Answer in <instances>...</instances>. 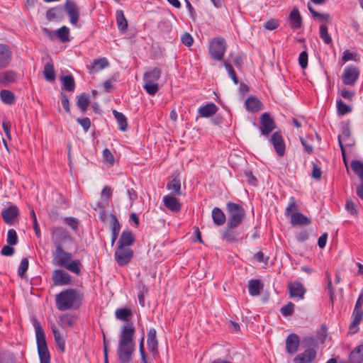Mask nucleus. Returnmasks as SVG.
<instances>
[{
	"label": "nucleus",
	"mask_w": 363,
	"mask_h": 363,
	"mask_svg": "<svg viewBox=\"0 0 363 363\" xmlns=\"http://www.w3.org/2000/svg\"><path fill=\"white\" fill-rule=\"evenodd\" d=\"M278 26H279L278 21L272 18V19H270L269 21H267L264 23V27L267 30H273L276 29L278 27Z\"/></svg>",
	"instance_id": "338daca9"
},
{
	"label": "nucleus",
	"mask_w": 363,
	"mask_h": 363,
	"mask_svg": "<svg viewBox=\"0 0 363 363\" xmlns=\"http://www.w3.org/2000/svg\"><path fill=\"white\" fill-rule=\"evenodd\" d=\"M243 177H245V181L250 185L256 186L257 184V179L251 172H245L243 173Z\"/></svg>",
	"instance_id": "bf43d9fd"
},
{
	"label": "nucleus",
	"mask_w": 363,
	"mask_h": 363,
	"mask_svg": "<svg viewBox=\"0 0 363 363\" xmlns=\"http://www.w3.org/2000/svg\"><path fill=\"white\" fill-rule=\"evenodd\" d=\"M135 238L133 233L130 230H124L122 232L119 239L118 246H122L123 247H128L133 244Z\"/></svg>",
	"instance_id": "393cba45"
},
{
	"label": "nucleus",
	"mask_w": 363,
	"mask_h": 363,
	"mask_svg": "<svg viewBox=\"0 0 363 363\" xmlns=\"http://www.w3.org/2000/svg\"><path fill=\"white\" fill-rule=\"evenodd\" d=\"M263 285L259 279H251L248 284L249 294L252 296H257L260 294Z\"/></svg>",
	"instance_id": "7c9ffc66"
},
{
	"label": "nucleus",
	"mask_w": 363,
	"mask_h": 363,
	"mask_svg": "<svg viewBox=\"0 0 363 363\" xmlns=\"http://www.w3.org/2000/svg\"><path fill=\"white\" fill-rule=\"evenodd\" d=\"M6 241L9 245H15L18 243V236L14 229L8 230Z\"/></svg>",
	"instance_id": "5fc2aeb1"
},
{
	"label": "nucleus",
	"mask_w": 363,
	"mask_h": 363,
	"mask_svg": "<svg viewBox=\"0 0 363 363\" xmlns=\"http://www.w3.org/2000/svg\"><path fill=\"white\" fill-rule=\"evenodd\" d=\"M77 104L82 112L86 111L89 105V100L84 93L79 96Z\"/></svg>",
	"instance_id": "09e8293b"
},
{
	"label": "nucleus",
	"mask_w": 363,
	"mask_h": 363,
	"mask_svg": "<svg viewBox=\"0 0 363 363\" xmlns=\"http://www.w3.org/2000/svg\"><path fill=\"white\" fill-rule=\"evenodd\" d=\"M298 211V206L296 203L295 199L294 197H290L289 203L285 210V216L291 217V214Z\"/></svg>",
	"instance_id": "864d4df0"
},
{
	"label": "nucleus",
	"mask_w": 363,
	"mask_h": 363,
	"mask_svg": "<svg viewBox=\"0 0 363 363\" xmlns=\"http://www.w3.org/2000/svg\"><path fill=\"white\" fill-rule=\"evenodd\" d=\"M82 264L79 259H72L69 261L63 267L67 269L68 271L79 275L81 273V268Z\"/></svg>",
	"instance_id": "473e14b6"
},
{
	"label": "nucleus",
	"mask_w": 363,
	"mask_h": 363,
	"mask_svg": "<svg viewBox=\"0 0 363 363\" xmlns=\"http://www.w3.org/2000/svg\"><path fill=\"white\" fill-rule=\"evenodd\" d=\"M147 349L153 359H156L159 355L158 340L157 333L155 328H150L147 333Z\"/></svg>",
	"instance_id": "9d476101"
},
{
	"label": "nucleus",
	"mask_w": 363,
	"mask_h": 363,
	"mask_svg": "<svg viewBox=\"0 0 363 363\" xmlns=\"http://www.w3.org/2000/svg\"><path fill=\"white\" fill-rule=\"evenodd\" d=\"M103 157L108 163H109L110 164H113L114 157L111 152L108 148L104 150Z\"/></svg>",
	"instance_id": "69168bd1"
},
{
	"label": "nucleus",
	"mask_w": 363,
	"mask_h": 363,
	"mask_svg": "<svg viewBox=\"0 0 363 363\" xmlns=\"http://www.w3.org/2000/svg\"><path fill=\"white\" fill-rule=\"evenodd\" d=\"M353 320L350 326V329L352 330L353 328L356 327L362 320L363 310L362 308L354 307L352 313Z\"/></svg>",
	"instance_id": "a19ab883"
},
{
	"label": "nucleus",
	"mask_w": 363,
	"mask_h": 363,
	"mask_svg": "<svg viewBox=\"0 0 363 363\" xmlns=\"http://www.w3.org/2000/svg\"><path fill=\"white\" fill-rule=\"evenodd\" d=\"M52 264L55 266L63 267L72 258V253L66 252L62 246L55 247L52 253Z\"/></svg>",
	"instance_id": "423d86ee"
},
{
	"label": "nucleus",
	"mask_w": 363,
	"mask_h": 363,
	"mask_svg": "<svg viewBox=\"0 0 363 363\" xmlns=\"http://www.w3.org/2000/svg\"><path fill=\"white\" fill-rule=\"evenodd\" d=\"M144 340L145 337L143 335L140 340L139 343V351L141 357L142 363H150L148 362V359L147 354L145 353V347H144Z\"/></svg>",
	"instance_id": "6e6d98bb"
},
{
	"label": "nucleus",
	"mask_w": 363,
	"mask_h": 363,
	"mask_svg": "<svg viewBox=\"0 0 363 363\" xmlns=\"http://www.w3.org/2000/svg\"><path fill=\"white\" fill-rule=\"evenodd\" d=\"M111 235L118 237L120 230H121V225H120L119 221L118 220L116 216H114L113 214H111Z\"/></svg>",
	"instance_id": "8fccbe9b"
},
{
	"label": "nucleus",
	"mask_w": 363,
	"mask_h": 363,
	"mask_svg": "<svg viewBox=\"0 0 363 363\" xmlns=\"http://www.w3.org/2000/svg\"><path fill=\"white\" fill-rule=\"evenodd\" d=\"M51 238L55 247L62 246V243L71 240L67 230L62 227H55L51 229Z\"/></svg>",
	"instance_id": "0eeeda50"
},
{
	"label": "nucleus",
	"mask_w": 363,
	"mask_h": 363,
	"mask_svg": "<svg viewBox=\"0 0 363 363\" xmlns=\"http://www.w3.org/2000/svg\"><path fill=\"white\" fill-rule=\"evenodd\" d=\"M289 22L291 27L294 29H298L301 27L302 18L297 9L292 10L289 15Z\"/></svg>",
	"instance_id": "a878e982"
},
{
	"label": "nucleus",
	"mask_w": 363,
	"mask_h": 363,
	"mask_svg": "<svg viewBox=\"0 0 363 363\" xmlns=\"http://www.w3.org/2000/svg\"><path fill=\"white\" fill-rule=\"evenodd\" d=\"M52 281L56 286L67 285L71 282V276L62 269H56L52 274Z\"/></svg>",
	"instance_id": "f3484780"
},
{
	"label": "nucleus",
	"mask_w": 363,
	"mask_h": 363,
	"mask_svg": "<svg viewBox=\"0 0 363 363\" xmlns=\"http://www.w3.org/2000/svg\"><path fill=\"white\" fill-rule=\"evenodd\" d=\"M227 49V44L224 38L216 37L209 43L208 52L212 60L223 62V56Z\"/></svg>",
	"instance_id": "20e7f679"
},
{
	"label": "nucleus",
	"mask_w": 363,
	"mask_h": 363,
	"mask_svg": "<svg viewBox=\"0 0 363 363\" xmlns=\"http://www.w3.org/2000/svg\"><path fill=\"white\" fill-rule=\"evenodd\" d=\"M345 208L351 215H357V208L353 201L351 200H348L345 203Z\"/></svg>",
	"instance_id": "680f3d73"
},
{
	"label": "nucleus",
	"mask_w": 363,
	"mask_h": 363,
	"mask_svg": "<svg viewBox=\"0 0 363 363\" xmlns=\"http://www.w3.org/2000/svg\"><path fill=\"white\" fill-rule=\"evenodd\" d=\"M11 60V52L9 48L4 44H0V69L8 66Z\"/></svg>",
	"instance_id": "412c9836"
},
{
	"label": "nucleus",
	"mask_w": 363,
	"mask_h": 363,
	"mask_svg": "<svg viewBox=\"0 0 363 363\" xmlns=\"http://www.w3.org/2000/svg\"><path fill=\"white\" fill-rule=\"evenodd\" d=\"M223 65L225 67V68L226 69V70L228 73L229 77L233 80V82L235 84H238L239 83V79H238V78L236 75V73H235L233 66L231 65V64L228 61L225 60L223 62Z\"/></svg>",
	"instance_id": "de8ad7c7"
},
{
	"label": "nucleus",
	"mask_w": 363,
	"mask_h": 363,
	"mask_svg": "<svg viewBox=\"0 0 363 363\" xmlns=\"http://www.w3.org/2000/svg\"><path fill=\"white\" fill-rule=\"evenodd\" d=\"M350 167L354 173L363 181V162L359 160H352Z\"/></svg>",
	"instance_id": "37998d69"
},
{
	"label": "nucleus",
	"mask_w": 363,
	"mask_h": 363,
	"mask_svg": "<svg viewBox=\"0 0 363 363\" xmlns=\"http://www.w3.org/2000/svg\"><path fill=\"white\" fill-rule=\"evenodd\" d=\"M300 345V337L297 334L291 333L286 339V350L290 354H295Z\"/></svg>",
	"instance_id": "a211bd4d"
},
{
	"label": "nucleus",
	"mask_w": 363,
	"mask_h": 363,
	"mask_svg": "<svg viewBox=\"0 0 363 363\" xmlns=\"http://www.w3.org/2000/svg\"><path fill=\"white\" fill-rule=\"evenodd\" d=\"M163 203L164 206L172 212L177 213L181 210L182 204L177 198L171 195L164 196Z\"/></svg>",
	"instance_id": "aec40b11"
},
{
	"label": "nucleus",
	"mask_w": 363,
	"mask_h": 363,
	"mask_svg": "<svg viewBox=\"0 0 363 363\" xmlns=\"http://www.w3.org/2000/svg\"><path fill=\"white\" fill-rule=\"evenodd\" d=\"M77 121L82 126L85 132H87L91 125V121L89 118H77Z\"/></svg>",
	"instance_id": "774afa93"
},
{
	"label": "nucleus",
	"mask_w": 363,
	"mask_h": 363,
	"mask_svg": "<svg viewBox=\"0 0 363 363\" xmlns=\"http://www.w3.org/2000/svg\"><path fill=\"white\" fill-rule=\"evenodd\" d=\"M65 9L69 17L71 24L77 26L79 20V11L76 3L72 0H67L65 4Z\"/></svg>",
	"instance_id": "ddd939ff"
},
{
	"label": "nucleus",
	"mask_w": 363,
	"mask_h": 363,
	"mask_svg": "<svg viewBox=\"0 0 363 363\" xmlns=\"http://www.w3.org/2000/svg\"><path fill=\"white\" fill-rule=\"evenodd\" d=\"M337 110L340 116L346 115L352 111V108L341 99L337 101Z\"/></svg>",
	"instance_id": "3c124183"
},
{
	"label": "nucleus",
	"mask_w": 363,
	"mask_h": 363,
	"mask_svg": "<svg viewBox=\"0 0 363 363\" xmlns=\"http://www.w3.org/2000/svg\"><path fill=\"white\" fill-rule=\"evenodd\" d=\"M116 318L122 321H128L132 315V311L129 308H118L115 312Z\"/></svg>",
	"instance_id": "4c0bfd02"
},
{
	"label": "nucleus",
	"mask_w": 363,
	"mask_h": 363,
	"mask_svg": "<svg viewBox=\"0 0 363 363\" xmlns=\"http://www.w3.org/2000/svg\"><path fill=\"white\" fill-rule=\"evenodd\" d=\"M82 300V295L77 290L65 289L56 296V306L61 311H67L78 305Z\"/></svg>",
	"instance_id": "f03ea898"
},
{
	"label": "nucleus",
	"mask_w": 363,
	"mask_h": 363,
	"mask_svg": "<svg viewBox=\"0 0 363 363\" xmlns=\"http://www.w3.org/2000/svg\"><path fill=\"white\" fill-rule=\"evenodd\" d=\"M116 22L118 28L121 31H125L128 28V22L124 16L123 11L118 10L116 11Z\"/></svg>",
	"instance_id": "ea45409f"
},
{
	"label": "nucleus",
	"mask_w": 363,
	"mask_h": 363,
	"mask_svg": "<svg viewBox=\"0 0 363 363\" xmlns=\"http://www.w3.org/2000/svg\"><path fill=\"white\" fill-rule=\"evenodd\" d=\"M288 287L291 298H298V300H301L304 298L306 289L301 282L295 281L293 283H289Z\"/></svg>",
	"instance_id": "dca6fc26"
},
{
	"label": "nucleus",
	"mask_w": 363,
	"mask_h": 363,
	"mask_svg": "<svg viewBox=\"0 0 363 363\" xmlns=\"http://www.w3.org/2000/svg\"><path fill=\"white\" fill-rule=\"evenodd\" d=\"M247 111L257 112L261 109V102L255 96H250L245 102Z\"/></svg>",
	"instance_id": "2f4dec72"
},
{
	"label": "nucleus",
	"mask_w": 363,
	"mask_h": 363,
	"mask_svg": "<svg viewBox=\"0 0 363 363\" xmlns=\"http://www.w3.org/2000/svg\"><path fill=\"white\" fill-rule=\"evenodd\" d=\"M161 74V69L159 67H155L144 74L143 80L145 82H155L160 79Z\"/></svg>",
	"instance_id": "c85d7f7f"
},
{
	"label": "nucleus",
	"mask_w": 363,
	"mask_h": 363,
	"mask_svg": "<svg viewBox=\"0 0 363 363\" xmlns=\"http://www.w3.org/2000/svg\"><path fill=\"white\" fill-rule=\"evenodd\" d=\"M226 210L228 214L227 223L232 226H239L245 217V209L240 205L228 202Z\"/></svg>",
	"instance_id": "39448f33"
},
{
	"label": "nucleus",
	"mask_w": 363,
	"mask_h": 363,
	"mask_svg": "<svg viewBox=\"0 0 363 363\" xmlns=\"http://www.w3.org/2000/svg\"><path fill=\"white\" fill-rule=\"evenodd\" d=\"M133 256V252L129 247L118 246L116 250L114 257L119 266L127 264Z\"/></svg>",
	"instance_id": "1a4fd4ad"
},
{
	"label": "nucleus",
	"mask_w": 363,
	"mask_h": 363,
	"mask_svg": "<svg viewBox=\"0 0 363 363\" xmlns=\"http://www.w3.org/2000/svg\"><path fill=\"white\" fill-rule=\"evenodd\" d=\"M113 114L115 116L119 125V128L122 131H125L128 127L127 118L125 115L116 110L113 111Z\"/></svg>",
	"instance_id": "c9c22d12"
},
{
	"label": "nucleus",
	"mask_w": 363,
	"mask_h": 363,
	"mask_svg": "<svg viewBox=\"0 0 363 363\" xmlns=\"http://www.w3.org/2000/svg\"><path fill=\"white\" fill-rule=\"evenodd\" d=\"M57 38L62 43H67L70 40L69 39V29L65 26H62L56 30Z\"/></svg>",
	"instance_id": "e433bc0d"
},
{
	"label": "nucleus",
	"mask_w": 363,
	"mask_h": 363,
	"mask_svg": "<svg viewBox=\"0 0 363 363\" xmlns=\"http://www.w3.org/2000/svg\"><path fill=\"white\" fill-rule=\"evenodd\" d=\"M43 75L48 82H52L55 79V73L52 63H46L44 66Z\"/></svg>",
	"instance_id": "58836bf2"
},
{
	"label": "nucleus",
	"mask_w": 363,
	"mask_h": 363,
	"mask_svg": "<svg viewBox=\"0 0 363 363\" xmlns=\"http://www.w3.org/2000/svg\"><path fill=\"white\" fill-rule=\"evenodd\" d=\"M316 357V351L308 348L303 352L298 354L293 359V363H312Z\"/></svg>",
	"instance_id": "2eb2a0df"
},
{
	"label": "nucleus",
	"mask_w": 363,
	"mask_h": 363,
	"mask_svg": "<svg viewBox=\"0 0 363 363\" xmlns=\"http://www.w3.org/2000/svg\"><path fill=\"white\" fill-rule=\"evenodd\" d=\"M52 331L55 337V340L58 346V347L61 350L62 352L65 350V340L62 338L60 331L57 329L56 326L53 325L52 326Z\"/></svg>",
	"instance_id": "c03bdc74"
},
{
	"label": "nucleus",
	"mask_w": 363,
	"mask_h": 363,
	"mask_svg": "<svg viewBox=\"0 0 363 363\" xmlns=\"http://www.w3.org/2000/svg\"><path fill=\"white\" fill-rule=\"evenodd\" d=\"M350 360L351 363H362L363 362V342L351 352Z\"/></svg>",
	"instance_id": "cd10ccee"
},
{
	"label": "nucleus",
	"mask_w": 363,
	"mask_h": 363,
	"mask_svg": "<svg viewBox=\"0 0 363 363\" xmlns=\"http://www.w3.org/2000/svg\"><path fill=\"white\" fill-rule=\"evenodd\" d=\"M108 65L109 62L106 57L94 60L89 67L90 73L99 72L108 67Z\"/></svg>",
	"instance_id": "c756f323"
},
{
	"label": "nucleus",
	"mask_w": 363,
	"mask_h": 363,
	"mask_svg": "<svg viewBox=\"0 0 363 363\" xmlns=\"http://www.w3.org/2000/svg\"><path fill=\"white\" fill-rule=\"evenodd\" d=\"M144 89L148 94L154 96L159 90V85L155 82H145Z\"/></svg>",
	"instance_id": "603ef678"
},
{
	"label": "nucleus",
	"mask_w": 363,
	"mask_h": 363,
	"mask_svg": "<svg viewBox=\"0 0 363 363\" xmlns=\"http://www.w3.org/2000/svg\"><path fill=\"white\" fill-rule=\"evenodd\" d=\"M359 70L354 66L347 67L342 74V82L346 85L353 86L359 78Z\"/></svg>",
	"instance_id": "9b49d317"
},
{
	"label": "nucleus",
	"mask_w": 363,
	"mask_h": 363,
	"mask_svg": "<svg viewBox=\"0 0 363 363\" xmlns=\"http://www.w3.org/2000/svg\"><path fill=\"white\" fill-rule=\"evenodd\" d=\"M167 188L172 193L180 196L182 195L181 191V182L178 178H174L172 181H170L167 185Z\"/></svg>",
	"instance_id": "72a5a7b5"
},
{
	"label": "nucleus",
	"mask_w": 363,
	"mask_h": 363,
	"mask_svg": "<svg viewBox=\"0 0 363 363\" xmlns=\"http://www.w3.org/2000/svg\"><path fill=\"white\" fill-rule=\"evenodd\" d=\"M0 97L1 101L6 104H13L15 102V97L11 91L3 89L0 91Z\"/></svg>",
	"instance_id": "79ce46f5"
},
{
	"label": "nucleus",
	"mask_w": 363,
	"mask_h": 363,
	"mask_svg": "<svg viewBox=\"0 0 363 363\" xmlns=\"http://www.w3.org/2000/svg\"><path fill=\"white\" fill-rule=\"evenodd\" d=\"M182 43L187 47H190L194 43V39L192 36L188 33H185L181 38Z\"/></svg>",
	"instance_id": "0e129e2a"
},
{
	"label": "nucleus",
	"mask_w": 363,
	"mask_h": 363,
	"mask_svg": "<svg viewBox=\"0 0 363 363\" xmlns=\"http://www.w3.org/2000/svg\"><path fill=\"white\" fill-rule=\"evenodd\" d=\"M28 268V259L26 257L23 258L21 262L20 266L18 267V275L21 277H23Z\"/></svg>",
	"instance_id": "4d7b16f0"
},
{
	"label": "nucleus",
	"mask_w": 363,
	"mask_h": 363,
	"mask_svg": "<svg viewBox=\"0 0 363 363\" xmlns=\"http://www.w3.org/2000/svg\"><path fill=\"white\" fill-rule=\"evenodd\" d=\"M320 38L323 41L329 45L332 43V38L328 32V27L325 24H321L319 28Z\"/></svg>",
	"instance_id": "49530a36"
},
{
	"label": "nucleus",
	"mask_w": 363,
	"mask_h": 363,
	"mask_svg": "<svg viewBox=\"0 0 363 363\" xmlns=\"http://www.w3.org/2000/svg\"><path fill=\"white\" fill-rule=\"evenodd\" d=\"M291 223L292 225H308L311 223V220L300 212L291 214Z\"/></svg>",
	"instance_id": "4be33fe9"
},
{
	"label": "nucleus",
	"mask_w": 363,
	"mask_h": 363,
	"mask_svg": "<svg viewBox=\"0 0 363 363\" xmlns=\"http://www.w3.org/2000/svg\"><path fill=\"white\" fill-rule=\"evenodd\" d=\"M218 109L216 105L211 102L205 106H201L198 110V113L201 117L209 118L213 116L218 111Z\"/></svg>",
	"instance_id": "5701e85b"
},
{
	"label": "nucleus",
	"mask_w": 363,
	"mask_h": 363,
	"mask_svg": "<svg viewBox=\"0 0 363 363\" xmlns=\"http://www.w3.org/2000/svg\"><path fill=\"white\" fill-rule=\"evenodd\" d=\"M308 9L315 19L318 20L321 24L329 23L331 21V16L329 13H321L314 10V9L308 4Z\"/></svg>",
	"instance_id": "bb28decb"
},
{
	"label": "nucleus",
	"mask_w": 363,
	"mask_h": 363,
	"mask_svg": "<svg viewBox=\"0 0 363 363\" xmlns=\"http://www.w3.org/2000/svg\"><path fill=\"white\" fill-rule=\"evenodd\" d=\"M269 141L273 145L277 154L279 156H283L285 153V143L282 135L279 132H275L272 135Z\"/></svg>",
	"instance_id": "4468645a"
},
{
	"label": "nucleus",
	"mask_w": 363,
	"mask_h": 363,
	"mask_svg": "<svg viewBox=\"0 0 363 363\" xmlns=\"http://www.w3.org/2000/svg\"><path fill=\"white\" fill-rule=\"evenodd\" d=\"M30 216H31V218L33 220V228H34L35 235H36L37 237L39 238L40 236V228H39V225H38V221H37V218H36V216H35V213L33 209H32V211H30Z\"/></svg>",
	"instance_id": "e2e57ef3"
},
{
	"label": "nucleus",
	"mask_w": 363,
	"mask_h": 363,
	"mask_svg": "<svg viewBox=\"0 0 363 363\" xmlns=\"http://www.w3.org/2000/svg\"><path fill=\"white\" fill-rule=\"evenodd\" d=\"M211 217L213 221V223L216 225L220 226L223 225L226 220V217L223 211L218 207H215L213 208L211 212Z\"/></svg>",
	"instance_id": "b1692460"
},
{
	"label": "nucleus",
	"mask_w": 363,
	"mask_h": 363,
	"mask_svg": "<svg viewBox=\"0 0 363 363\" xmlns=\"http://www.w3.org/2000/svg\"><path fill=\"white\" fill-rule=\"evenodd\" d=\"M33 326L35 330L38 353L40 363H50V354L47 346L44 330L37 320H34Z\"/></svg>",
	"instance_id": "7ed1b4c3"
},
{
	"label": "nucleus",
	"mask_w": 363,
	"mask_h": 363,
	"mask_svg": "<svg viewBox=\"0 0 363 363\" xmlns=\"http://www.w3.org/2000/svg\"><path fill=\"white\" fill-rule=\"evenodd\" d=\"M294 311V304L289 302L281 308V313L284 316L291 315Z\"/></svg>",
	"instance_id": "13d9d810"
},
{
	"label": "nucleus",
	"mask_w": 363,
	"mask_h": 363,
	"mask_svg": "<svg viewBox=\"0 0 363 363\" xmlns=\"http://www.w3.org/2000/svg\"><path fill=\"white\" fill-rule=\"evenodd\" d=\"M18 214L19 211L16 206H10L1 211V216L6 224H12Z\"/></svg>",
	"instance_id": "6ab92c4d"
},
{
	"label": "nucleus",
	"mask_w": 363,
	"mask_h": 363,
	"mask_svg": "<svg viewBox=\"0 0 363 363\" xmlns=\"http://www.w3.org/2000/svg\"><path fill=\"white\" fill-rule=\"evenodd\" d=\"M61 81L64 89L67 91H74L75 89V82L72 75H66L61 77Z\"/></svg>",
	"instance_id": "f704fd0d"
},
{
	"label": "nucleus",
	"mask_w": 363,
	"mask_h": 363,
	"mask_svg": "<svg viewBox=\"0 0 363 363\" xmlns=\"http://www.w3.org/2000/svg\"><path fill=\"white\" fill-rule=\"evenodd\" d=\"M238 226H232L227 223L226 227L220 231L221 238L229 243L235 242L239 240L240 233L236 230Z\"/></svg>",
	"instance_id": "f8f14e48"
},
{
	"label": "nucleus",
	"mask_w": 363,
	"mask_h": 363,
	"mask_svg": "<svg viewBox=\"0 0 363 363\" xmlns=\"http://www.w3.org/2000/svg\"><path fill=\"white\" fill-rule=\"evenodd\" d=\"M135 328L131 323H128L121 328L119 337L117 354L121 363H129L135 351L133 336Z\"/></svg>",
	"instance_id": "f257e3e1"
},
{
	"label": "nucleus",
	"mask_w": 363,
	"mask_h": 363,
	"mask_svg": "<svg viewBox=\"0 0 363 363\" xmlns=\"http://www.w3.org/2000/svg\"><path fill=\"white\" fill-rule=\"evenodd\" d=\"M298 62L302 69H305L308 65V53L306 51H303L300 53L298 57Z\"/></svg>",
	"instance_id": "052dcab7"
},
{
	"label": "nucleus",
	"mask_w": 363,
	"mask_h": 363,
	"mask_svg": "<svg viewBox=\"0 0 363 363\" xmlns=\"http://www.w3.org/2000/svg\"><path fill=\"white\" fill-rule=\"evenodd\" d=\"M276 124L269 113H263L260 117L259 130L262 135L269 137V134L275 129Z\"/></svg>",
	"instance_id": "6e6552de"
},
{
	"label": "nucleus",
	"mask_w": 363,
	"mask_h": 363,
	"mask_svg": "<svg viewBox=\"0 0 363 363\" xmlns=\"http://www.w3.org/2000/svg\"><path fill=\"white\" fill-rule=\"evenodd\" d=\"M16 79V74L13 71L0 73V82L3 84L12 83Z\"/></svg>",
	"instance_id": "a18cd8bd"
}]
</instances>
